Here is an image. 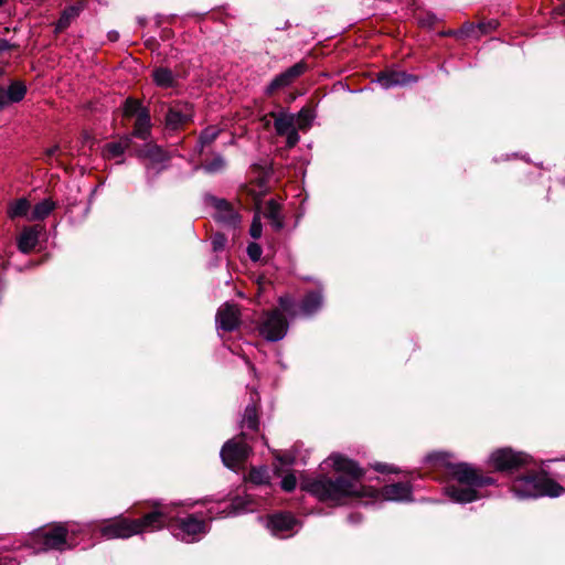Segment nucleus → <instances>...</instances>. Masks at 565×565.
I'll list each match as a JSON object with an SVG mask.
<instances>
[{
  "instance_id": "nucleus-1",
  "label": "nucleus",
  "mask_w": 565,
  "mask_h": 565,
  "mask_svg": "<svg viewBox=\"0 0 565 565\" xmlns=\"http://www.w3.org/2000/svg\"><path fill=\"white\" fill-rule=\"evenodd\" d=\"M341 473L335 479L321 477L309 481L305 489L322 502L343 504L352 498H360L367 494L366 489L361 484L363 470L358 463L340 454H332L324 461Z\"/></svg>"
},
{
  "instance_id": "nucleus-2",
  "label": "nucleus",
  "mask_w": 565,
  "mask_h": 565,
  "mask_svg": "<svg viewBox=\"0 0 565 565\" xmlns=\"http://www.w3.org/2000/svg\"><path fill=\"white\" fill-rule=\"evenodd\" d=\"M450 477L445 493L457 503H469L481 498L480 489L494 483L493 478L483 476L478 469L466 462L448 466Z\"/></svg>"
},
{
  "instance_id": "nucleus-3",
  "label": "nucleus",
  "mask_w": 565,
  "mask_h": 565,
  "mask_svg": "<svg viewBox=\"0 0 565 565\" xmlns=\"http://www.w3.org/2000/svg\"><path fill=\"white\" fill-rule=\"evenodd\" d=\"M169 520L168 508L161 503H156L154 510L143 518L137 520L118 518L104 525L100 532L107 539H128L146 530H159Z\"/></svg>"
},
{
  "instance_id": "nucleus-4",
  "label": "nucleus",
  "mask_w": 565,
  "mask_h": 565,
  "mask_svg": "<svg viewBox=\"0 0 565 565\" xmlns=\"http://www.w3.org/2000/svg\"><path fill=\"white\" fill-rule=\"evenodd\" d=\"M512 492L520 499L543 495L558 497L562 487L543 472L530 473L516 478L511 486Z\"/></svg>"
},
{
  "instance_id": "nucleus-5",
  "label": "nucleus",
  "mask_w": 565,
  "mask_h": 565,
  "mask_svg": "<svg viewBox=\"0 0 565 565\" xmlns=\"http://www.w3.org/2000/svg\"><path fill=\"white\" fill-rule=\"evenodd\" d=\"M163 507L168 508L170 520L166 522L164 525H170V522L173 520V516L171 515L170 507L162 504ZM173 535L186 543H191L194 541H198L200 539V535L204 534L206 532V523L204 520L199 519L196 515L191 514L188 515L184 519H181L178 521V525H172Z\"/></svg>"
},
{
  "instance_id": "nucleus-6",
  "label": "nucleus",
  "mask_w": 565,
  "mask_h": 565,
  "mask_svg": "<svg viewBox=\"0 0 565 565\" xmlns=\"http://www.w3.org/2000/svg\"><path fill=\"white\" fill-rule=\"evenodd\" d=\"M530 457L524 452H514L511 448H501L490 456V465L499 471H512L526 466Z\"/></svg>"
},
{
  "instance_id": "nucleus-7",
  "label": "nucleus",
  "mask_w": 565,
  "mask_h": 565,
  "mask_svg": "<svg viewBox=\"0 0 565 565\" xmlns=\"http://www.w3.org/2000/svg\"><path fill=\"white\" fill-rule=\"evenodd\" d=\"M245 434L241 437L227 441L222 450L221 457L224 465L228 468H235L244 462L250 452V447L244 440Z\"/></svg>"
},
{
  "instance_id": "nucleus-8",
  "label": "nucleus",
  "mask_w": 565,
  "mask_h": 565,
  "mask_svg": "<svg viewBox=\"0 0 565 565\" xmlns=\"http://www.w3.org/2000/svg\"><path fill=\"white\" fill-rule=\"evenodd\" d=\"M287 321L279 310L266 313L259 327L260 334L268 341L281 340L287 332Z\"/></svg>"
},
{
  "instance_id": "nucleus-9",
  "label": "nucleus",
  "mask_w": 565,
  "mask_h": 565,
  "mask_svg": "<svg viewBox=\"0 0 565 565\" xmlns=\"http://www.w3.org/2000/svg\"><path fill=\"white\" fill-rule=\"evenodd\" d=\"M68 529L63 524H57L51 529L39 531L35 540L43 544L41 550H58L62 551L67 545Z\"/></svg>"
},
{
  "instance_id": "nucleus-10",
  "label": "nucleus",
  "mask_w": 565,
  "mask_h": 565,
  "mask_svg": "<svg viewBox=\"0 0 565 565\" xmlns=\"http://www.w3.org/2000/svg\"><path fill=\"white\" fill-rule=\"evenodd\" d=\"M194 116L193 107L189 103H174L170 105L166 114L164 124L170 130H178Z\"/></svg>"
},
{
  "instance_id": "nucleus-11",
  "label": "nucleus",
  "mask_w": 565,
  "mask_h": 565,
  "mask_svg": "<svg viewBox=\"0 0 565 565\" xmlns=\"http://www.w3.org/2000/svg\"><path fill=\"white\" fill-rule=\"evenodd\" d=\"M307 71L305 62H298L287 68L285 72L278 74L266 87V94L273 95L276 90L289 86L296 78L301 76Z\"/></svg>"
},
{
  "instance_id": "nucleus-12",
  "label": "nucleus",
  "mask_w": 565,
  "mask_h": 565,
  "mask_svg": "<svg viewBox=\"0 0 565 565\" xmlns=\"http://www.w3.org/2000/svg\"><path fill=\"white\" fill-rule=\"evenodd\" d=\"M136 156L140 159L147 160L148 168L162 169L169 161V154L156 143H147L136 151Z\"/></svg>"
},
{
  "instance_id": "nucleus-13",
  "label": "nucleus",
  "mask_w": 565,
  "mask_h": 565,
  "mask_svg": "<svg viewBox=\"0 0 565 565\" xmlns=\"http://www.w3.org/2000/svg\"><path fill=\"white\" fill-rule=\"evenodd\" d=\"M239 310L237 306L232 303H224L221 306L216 313L217 329L223 331H233L239 326Z\"/></svg>"
},
{
  "instance_id": "nucleus-14",
  "label": "nucleus",
  "mask_w": 565,
  "mask_h": 565,
  "mask_svg": "<svg viewBox=\"0 0 565 565\" xmlns=\"http://www.w3.org/2000/svg\"><path fill=\"white\" fill-rule=\"evenodd\" d=\"M417 81V77L402 71H385L379 77V84L387 89L394 86H403Z\"/></svg>"
},
{
  "instance_id": "nucleus-15",
  "label": "nucleus",
  "mask_w": 565,
  "mask_h": 565,
  "mask_svg": "<svg viewBox=\"0 0 565 565\" xmlns=\"http://www.w3.org/2000/svg\"><path fill=\"white\" fill-rule=\"evenodd\" d=\"M26 87L22 82H13L8 87H0V110L24 98Z\"/></svg>"
},
{
  "instance_id": "nucleus-16",
  "label": "nucleus",
  "mask_w": 565,
  "mask_h": 565,
  "mask_svg": "<svg viewBox=\"0 0 565 565\" xmlns=\"http://www.w3.org/2000/svg\"><path fill=\"white\" fill-rule=\"evenodd\" d=\"M381 494L388 501H408L412 499V487L407 482H397L384 486Z\"/></svg>"
},
{
  "instance_id": "nucleus-17",
  "label": "nucleus",
  "mask_w": 565,
  "mask_h": 565,
  "mask_svg": "<svg viewBox=\"0 0 565 565\" xmlns=\"http://www.w3.org/2000/svg\"><path fill=\"white\" fill-rule=\"evenodd\" d=\"M41 228L39 226L24 227L18 237V248L28 254L36 246Z\"/></svg>"
},
{
  "instance_id": "nucleus-18",
  "label": "nucleus",
  "mask_w": 565,
  "mask_h": 565,
  "mask_svg": "<svg viewBox=\"0 0 565 565\" xmlns=\"http://www.w3.org/2000/svg\"><path fill=\"white\" fill-rule=\"evenodd\" d=\"M131 136H122L119 140L108 142L103 148V156L106 159H117L131 146Z\"/></svg>"
},
{
  "instance_id": "nucleus-19",
  "label": "nucleus",
  "mask_w": 565,
  "mask_h": 565,
  "mask_svg": "<svg viewBox=\"0 0 565 565\" xmlns=\"http://www.w3.org/2000/svg\"><path fill=\"white\" fill-rule=\"evenodd\" d=\"M151 134V121L148 110H140L134 126L131 138L136 137L142 140H147Z\"/></svg>"
},
{
  "instance_id": "nucleus-20",
  "label": "nucleus",
  "mask_w": 565,
  "mask_h": 565,
  "mask_svg": "<svg viewBox=\"0 0 565 565\" xmlns=\"http://www.w3.org/2000/svg\"><path fill=\"white\" fill-rule=\"evenodd\" d=\"M296 524V520L291 514L280 513L273 515L268 521V527L274 534H280L282 532L291 530Z\"/></svg>"
},
{
  "instance_id": "nucleus-21",
  "label": "nucleus",
  "mask_w": 565,
  "mask_h": 565,
  "mask_svg": "<svg viewBox=\"0 0 565 565\" xmlns=\"http://www.w3.org/2000/svg\"><path fill=\"white\" fill-rule=\"evenodd\" d=\"M152 78L157 86L162 88L174 87L177 79L171 70L158 67L152 72Z\"/></svg>"
},
{
  "instance_id": "nucleus-22",
  "label": "nucleus",
  "mask_w": 565,
  "mask_h": 565,
  "mask_svg": "<svg viewBox=\"0 0 565 565\" xmlns=\"http://www.w3.org/2000/svg\"><path fill=\"white\" fill-rule=\"evenodd\" d=\"M275 117V129L280 136L296 129L295 116L286 113L274 115Z\"/></svg>"
},
{
  "instance_id": "nucleus-23",
  "label": "nucleus",
  "mask_w": 565,
  "mask_h": 565,
  "mask_svg": "<svg viewBox=\"0 0 565 565\" xmlns=\"http://www.w3.org/2000/svg\"><path fill=\"white\" fill-rule=\"evenodd\" d=\"M322 305V296L319 291L309 292L301 302L300 310L309 316L316 312Z\"/></svg>"
},
{
  "instance_id": "nucleus-24",
  "label": "nucleus",
  "mask_w": 565,
  "mask_h": 565,
  "mask_svg": "<svg viewBox=\"0 0 565 565\" xmlns=\"http://www.w3.org/2000/svg\"><path fill=\"white\" fill-rule=\"evenodd\" d=\"M264 215L268 218L271 225L276 230H280L282 227V217L280 215V205L274 201L269 200L265 205Z\"/></svg>"
},
{
  "instance_id": "nucleus-25",
  "label": "nucleus",
  "mask_w": 565,
  "mask_h": 565,
  "mask_svg": "<svg viewBox=\"0 0 565 565\" xmlns=\"http://www.w3.org/2000/svg\"><path fill=\"white\" fill-rule=\"evenodd\" d=\"M30 207V202L25 198L18 199L9 204L8 216L12 220L26 216Z\"/></svg>"
},
{
  "instance_id": "nucleus-26",
  "label": "nucleus",
  "mask_w": 565,
  "mask_h": 565,
  "mask_svg": "<svg viewBox=\"0 0 565 565\" xmlns=\"http://www.w3.org/2000/svg\"><path fill=\"white\" fill-rule=\"evenodd\" d=\"M55 207L54 202L51 200H43L38 203L29 217L30 221H39L45 218Z\"/></svg>"
},
{
  "instance_id": "nucleus-27",
  "label": "nucleus",
  "mask_w": 565,
  "mask_h": 565,
  "mask_svg": "<svg viewBox=\"0 0 565 565\" xmlns=\"http://www.w3.org/2000/svg\"><path fill=\"white\" fill-rule=\"evenodd\" d=\"M222 129L217 126H209L206 127L200 135L198 147L200 149V152L203 151V149L211 145L221 134Z\"/></svg>"
},
{
  "instance_id": "nucleus-28",
  "label": "nucleus",
  "mask_w": 565,
  "mask_h": 565,
  "mask_svg": "<svg viewBox=\"0 0 565 565\" xmlns=\"http://www.w3.org/2000/svg\"><path fill=\"white\" fill-rule=\"evenodd\" d=\"M242 427L250 430H257L258 428V416L255 404L248 405L245 408L244 417L242 420Z\"/></svg>"
},
{
  "instance_id": "nucleus-29",
  "label": "nucleus",
  "mask_w": 565,
  "mask_h": 565,
  "mask_svg": "<svg viewBox=\"0 0 565 565\" xmlns=\"http://www.w3.org/2000/svg\"><path fill=\"white\" fill-rule=\"evenodd\" d=\"M77 14H78V9L75 7H70V8L65 9L56 23V30L63 31L64 29H66L70 25L71 21Z\"/></svg>"
},
{
  "instance_id": "nucleus-30",
  "label": "nucleus",
  "mask_w": 565,
  "mask_h": 565,
  "mask_svg": "<svg viewBox=\"0 0 565 565\" xmlns=\"http://www.w3.org/2000/svg\"><path fill=\"white\" fill-rule=\"evenodd\" d=\"M140 110H146L145 108L141 107L140 102L132 99V98L126 99V102L124 104V109H122L124 116H126V117L137 116L138 117V113H140Z\"/></svg>"
},
{
  "instance_id": "nucleus-31",
  "label": "nucleus",
  "mask_w": 565,
  "mask_h": 565,
  "mask_svg": "<svg viewBox=\"0 0 565 565\" xmlns=\"http://www.w3.org/2000/svg\"><path fill=\"white\" fill-rule=\"evenodd\" d=\"M312 119H313V115L311 114L310 110L301 109L298 113L297 117H295V122L299 129L305 130L310 126Z\"/></svg>"
},
{
  "instance_id": "nucleus-32",
  "label": "nucleus",
  "mask_w": 565,
  "mask_h": 565,
  "mask_svg": "<svg viewBox=\"0 0 565 565\" xmlns=\"http://www.w3.org/2000/svg\"><path fill=\"white\" fill-rule=\"evenodd\" d=\"M225 167V160L222 156H215L210 162L203 166L204 170L207 172H217Z\"/></svg>"
},
{
  "instance_id": "nucleus-33",
  "label": "nucleus",
  "mask_w": 565,
  "mask_h": 565,
  "mask_svg": "<svg viewBox=\"0 0 565 565\" xmlns=\"http://www.w3.org/2000/svg\"><path fill=\"white\" fill-rule=\"evenodd\" d=\"M218 207L221 210L224 207L225 212L227 213L226 216H222V221L231 225H236V223L238 222V217L231 209H228L227 203L223 201L221 202Z\"/></svg>"
},
{
  "instance_id": "nucleus-34",
  "label": "nucleus",
  "mask_w": 565,
  "mask_h": 565,
  "mask_svg": "<svg viewBox=\"0 0 565 565\" xmlns=\"http://www.w3.org/2000/svg\"><path fill=\"white\" fill-rule=\"evenodd\" d=\"M249 478L254 483H264L267 480L266 470L263 468L259 469H252L249 473Z\"/></svg>"
},
{
  "instance_id": "nucleus-35",
  "label": "nucleus",
  "mask_w": 565,
  "mask_h": 565,
  "mask_svg": "<svg viewBox=\"0 0 565 565\" xmlns=\"http://www.w3.org/2000/svg\"><path fill=\"white\" fill-rule=\"evenodd\" d=\"M296 486L297 479L292 473L285 476L281 480V488L287 492L295 490Z\"/></svg>"
},
{
  "instance_id": "nucleus-36",
  "label": "nucleus",
  "mask_w": 565,
  "mask_h": 565,
  "mask_svg": "<svg viewBox=\"0 0 565 565\" xmlns=\"http://www.w3.org/2000/svg\"><path fill=\"white\" fill-rule=\"evenodd\" d=\"M262 222L258 215L254 216V220L252 222L249 233L253 238H259L262 235Z\"/></svg>"
},
{
  "instance_id": "nucleus-37",
  "label": "nucleus",
  "mask_w": 565,
  "mask_h": 565,
  "mask_svg": "<svg viewBox=\"0 0 565 565\" xmlns=\"http://www.w3.org/2000/svg\"><path fill=\"white\" fill-rule=\"evenodd\" d=\"M262 253H263L262 247L257 243H250L247 246V254H248L249 258L254 262H257L260 258Z\"/></svg>"
},
{
  "instance_id": "nucleus-38",
  "label": "nucleus",
  "mask_w": 565,
  "mask_h": 565,
  "mask_svg": "<svg viewBox=\"0 0 565 565\" xmlns=\"http://www.w3.org/2000/svg\"><path fill=\"white\" fill-rule=\"evenodd\" d=\"M284 136H286V143L288 148H292L299 142V135L297 128L285 134Z\"/></svg>"
},
{
  "instance_id": "nucleus-39",
  "label": "nucleus",
  "mask_w": 565,
  "mask_h": 565,
  "mask_svg": "<svg viewBox=\"0 0 565 565\" xmlns=\"http://www.w3.org/2000/svg\"><path fill=\"white\" fill-rule=\"evenodd\" d=\"M225 242H226V238L221 235V234H216L213 239H212V245H213V249L214 250H221L224 248L225 246Z\"/></svg>"
},
{
  "instance_id": "nucleus-40",
  "label": "nucleus",
  "mask_w": 565,
  "mask_h": 565,
  "mask_svg": "<svg viewBox=\"0 0 565 565\" xmlns=\"http://www.w3.org/2000/svg\"><path fill=\"white\" fill-rule=\"evenodd\" d=\"M375 470L379 471V472H397V469L392 467V466H388L386 463H376L374 466Z\"/></svg>"
},
{
  "instance_id": "nucleus-41",
  "label": "nucleus",
  "mask_w": 565,
  "mask_h": 565,
  "mask_svg": "<svg viewBox=\"0 0 565 565\" xmlns=\"http://www.w3.org/2000/svg\"><path fill=\"white\" fill-rule=\"evenodd\" d=\"M419 24L423 25V26H427V28H430L435 24L436 22V17L433 15V14H428L427 18H424V19H419L418 20Z\"/></svg>"
},
{
  "instance_id": "nucleus-42",
  "label": "nucleus",
  "mask_w": 565,
  "mask_h": 565,
  "mask_svg": "<svg viewBox=\"0 0 565 565\" xmlns=\"http://www.w3.org/2000/svg\"><path fill=\"white\" fill-rule=\"evenodd\" d=\"M497 23L495 22H489L488 24L480 23L477 29L480 31V33H486L488 29H495Z\"/></svg>"
},
{
  "instance_id": "nucleus-43",
  "label": "nucleus",
  "mask_w": 565,
  "mask_h": 565,
  "mask_svg": "<svg viewBox=\"0 0 565 565\" xmlns=\"http://www.w3.org/2000/svg\"><path fill=\"white\" fill-rule=\"evenodd\" d=\"M0 565H19L18 561L10 556L0 557Z\"/></svg>"
},
{
  "instance_id": "nucleus-44",
  "label": "nucleus",
  "mask_w": 565,
  "mask_h": 565,
  "mask_svg": "<svg viewBox=\"0 0 565 565\" xmlns=\"http://www.w3.org/2000/svg\"><path fill=\"white\" fill-rule=\"evenodd\" d=\"M60 151V146L58 145H54L53 147L51 148H47L45 150V157L47 159H51L52 157H54L57 152Z\"/></svg>"
},
{
  "instance_id": "nucleus-45",
  "label": "nucleus",
  "mask_w": 565,
  "mask_h": 565,
  "mask_svg": "<svg viewBox=\"0 0 565 565\" xmlns=\"http://www.w3.org/2000/svg\"><path fill=\"white\" fill-rule=\"evenodd\" d=\"M289 303H290L289 298H284V297L280 298V305L285 311H289Z\"/></svg>"
},
{
  "instance_id": "nucleus-46",
  "label": "nucleus",
  "mask_w": 565,
  "mask_h": 565,
  "mask_svg": "<svg viewBox=\"0 0 565 565\" xmlns=\"http://www.w3.org/2000/svg\"><path fill=\"white\" fill-rule=\"evenodd\" d=\"M10 49V44L7 40L0 39V53Z\"/></svg>"
},
{
  "instance_id": "nucleus-47",
  "label": "nucleus",
  "mask_w": 565,
  "mask_h": 565,
  "mask_svg": "<svg viewBox=\"0 0 565 565\" xmlns=\"http://www.w3.org/2000/svg\"><path fill=\"white\" fill-rule=\"evenodd\" d=\"M108 38L110 41H116L118 39V33L116 31L109 32Z\"/></svg>"
},
{
  "instance_id": "nucleus-48",
  "label": "nucleus",
  "mask_w": 565,
  "mask_h": 565,
  "mask_svg": "<svg viewBox=\"0 0 565 565\" xmlns=\"http://www.w3.org/2000/svg\"><path fill=\"white\" fill-rule=\"evenodd\" d=\"M6 2V0H0V6H2Z\"/></svg>"
}]
</instances>
